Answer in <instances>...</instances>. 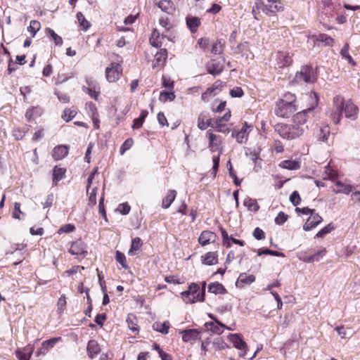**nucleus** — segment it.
I'll list each match as a JSON object with an SVG mask.
<instances>
[{
  "label": "nucleus",
  "mask_w": 360,
  "mask_h": 360,
  "mask_svg": "<svg viewBox=\"0 0 360 360\" xmlns=\"http://www.w3.org/2000/svg\"><path fill=\"white\" fill-rule=\"evenodd\" d=\"M312 108H309L297 112L292 119L291 124H278L275 131L283 139L292 140L302 136L307 130V124L308 114L311 112Z\"/></svg>",
  "instance_id": "1"
},
{
  "label": "nucleus",
  "mask_w": 360,
  "mask_h": 360,
  "mask_svg": "<svg viewBox=\"0 0 360 360\" xmlns=\"http://www.w3.org/2000/svg\"><path fill=\"white\" fill-rule=\"evenodd\" d=\"M248 49H249V43L248 41H244L243 43L239 44L234 49V52L236 53H242L244 51H248Z\"/></svg>",
  "instance_id": "55"
},
{
  "label": "nucleus",
  "mask_w": 360,
  "mask_h": 360,
  "mask_svg": "<svg viewBox=\"0 0 360 360\" xmlns=\"http://www.w3.org/2000/svg\"><path fill=\"white\" fill-rule=\"evenodd\" d=\"M143 242L140 238L136 237L133 238L131 240L130 249L128 251V255L130 256H134L136 254V252L141 248Z\"/></svg>",
  "instance_id": "30"
},
{
  "label": "nucleus",
  "mask_w": 360,
  "mask_h": 360,
  "mask_svg": "<svg viewBox=\"0 0 360 360\" xmlns=\"http://www.w3.org/2000/svg\"><path fill=\"white\" fill-rule=\"evenodd\" d=\"M254 238L258 240L264 239L265 238V233L263 231L262 229H261L259 227H257L255 229L253 233H252Z\"/></svg>",
  "instance_id": "59"
},
{
  "label": "nucleus",
  "mask_w": 360,
  "mask_h": 360,
  "mask_svg": "<svg viewBox=\"0 0 360 360\" xmlns=\"http://www.w3.org/2000/svg\"><path fill=\"white\" fill-rule=\"evenodd\" d=\"M312 108H309L297 112L292 119L291 124H278L275 131L283 139L292 140L302 136L307 130V124L308 114L311 112Z\"/></svg>",
  "instance_id": "2"
},
{
  "label": "nucleus",
  "mask_w": 360,
  "mask_h": 360,
  "mask_svg": "<svg viewBox=\"0 0 360 360\" xmlns=\"http://www.w3.org/2000/svg\"><path fill=\"white\" fill-rule=\"evenodd\" d=\"M208 73L216 76L219 75L224 70V63L220 60H212L206 66Z\"/></svg>",
  "instance_id": "10"
},
{
  "label": "nucleus",
  "mask_w": 360,
  "mask_h": 360,
  "mask_svg": "<svg viewBox=\"0 0 360 360\" xmlns=\"http://www.w3.org/2000/svg\"><path fill=\"white\" fill-rule=\"evenodd\" d=\"M243 205L250 211L257 212L259 209V205H258L257 200L250 197H247L244 200Z\"/></svg>",
  "instance_id": "34"
},
{
  "label": "nucleus",
  "mask_w": 360,
  "mask_h": 360,
  "mask_svg": "<svg viewBox=\"0 0 360 360\" xmlns=\"http://www.w3.org/2000/svg\"><path fill=\"white\" fill-rule=\"evenodd\" d=\"M46 33L51 38V39L54 41L56 46H62L63 39L59 35H58L51 28H46Z\"/></svg>",
  "instance_id": "35"
},
{
  "label": "nucleus",
  "mask_w": 360,
  "mask_h": 360,
  "mask_svg": "<svg viewBox=\"0 0 360 360\" xmlns=\"http://www.w3.org/2000/svg\"><path fill=\"white\" fill-rule=\"evenodd\" d=\"M218 255L216 252H209L202 256V262L206 265H213L217 263Z\"/></svg>",
  "instance_id": "25"
},
{
  "label": "nucleus",
  "mask_w": 360,
  "mask_h": 360,
  "mask_svg": "<svg viewBox=\"0 0 360 360\" xmlns=\"http://www.w3.org/2000/svg\"><path fill=\"white\" fill-rule=\"evenodd\" d=\"M224 44L221 39L217 40L212 44L211 52L214 54H221L224 50Z\"/></svg>",
  "instance_id": "43"
},
{
  "label": "nucleus",
  "mask_w": 360,
  "mask_h": 360,
  "mask_svg": "<svg viewBox=\"0 0 360 360\" xmlns=\"http://www.w3.org/2000/svg\"><path fill=\"white\" fill-rule=\"evenodd\" d=\"M200 292V287L198 284L193 283L188 290L181 292V297L186 303H194L197 300V295Z\"/></svg>",
  "instance_id": "7"
},
{
  "label": "nucleus",
  "mask_w": 360,
  "mask_h": 360,
  "mask_svg": "<svg viewBox=\"0 0 360 360\" xmlns=\"http://www.w3.org/2000/svg\"><path fill=\"white\" fill-rule=\"evenodd\" d=\"M288 216L283 212H280L275 218V223L277 225H282L288 220Z\"/></svg>",
  "instance_id": "48"
},
{
  "label": "nucleus",
  "mask_w": 360,
  "mask_h": 360,
  "mask_svg": "<svg viewBox=\"0 0 360 360\" xmlns=\"http://www.w3.org/2000/svg\"><path fill=\"white\" fill-rule=\"evenodd\" d=\"M122 72V66L117 63H112L110 64V67H108L105 69V77L109 82H116L121 75Z\"/></svg>",
  "instance_id": "8"
},
{
  "label": "nucleus",
  "mask_w": 360,
  "mask_h": 360,
  "mask_svg": "<svg viewBox=\"0 0 360 360\" xmlns=\"http://www.w3.org/2000/svg\"><path fill=\"white\" fill-rule=\"evenodd\" d=\"M175 98V95L174 92H168L166 91H162L160 92V100L162 102H166L167 101H174Z\"/></svg>",
  "instance_id": "46"
},
{
  "label": "nucleus",
  "mask_w": 360,
  "mask_h": 360,
  "mask_svg": "<svg viewBox=\"0 0 360 360\" xmlns=\"http://www.w3.org/2000/svg\"><path fill=\"white\" fill-rule=\"evenodd\" d=\"M208 292L215 295H224L227 292L224 286L219 282H214L209 284Z\"/></svg>",
  "instance_id": "26"
},
{
  "label": "nucleus",
  "mask_w": 360,
  "mask_h": 360,
  "mask_svg": "<svg viewBox=\"0 0 360 360\" xmlns=\"http://www.w3.org/2000/svg\"><path fill=\"white\" fill-rule=\"evenodd\" d=\"M115 259L119 264L122 265V268L125 269H129L125 255L119 250L116 251Z\"/></svg>",
  "instance_id": "41"
},
{
  "label": "nucleus",
  "mask_w": 360,
  "mask_h": 360,
  "mask_svg": "<svg viewBox=\"0 0 360 360\" xmlns=\"http://www.w3.org/2000/svg\"><path fill=\"white\" fill-rule=\"evenodd\" d=\"M134 141L131 138L126 139L120 148V154L123 155L127 150L130 149Z\"/></svg>",
  "instance_id": "47"
},
{
  "label": "nucleus",
  "mask_w": 360,
  "mask_h": 360,
  "mask_svg": "<svg viewBox=\"0 0 360 360\" xmlns=\"http://www.w3.org/2000/svg\"><path fill=\"white\" fill-rule=\"evenodd\" d=\"M41 113V109L39 107H32L29 108L25 112V117L30 122L34 116H39Z\"/></svg>",
  "instance_id": "37"
},
{
  "label": "nucleus",
  "mask_w": 360,
  "mask_h": 360,
  "mask_svg": "<svg viewBox=\"0 0 360 360\" xmlns=\"http://www.w3.org/2000/svg\"><path fill=\"white\" fill-rule=\"evenodd\" d=\"M182 340L185 342L195 341L200 338V333L197 329H188L181 332Z\"/></svg>",
  "instance_id": "16"
},
{
  "label": "nucleus",
  "mask_w": 360,
  "mask_h": 360,
  "mask_svg": "<svg viewBox=\"0 0 360 360\" xmlns=\"http://www.w3.org/2000/svg\"><path fill=\"white\" fill-rule=\"evenodd\" d=\"M160 25L166 30H169L172 27V24L170 22L168 18L161 17L160 19Z\"/></svg>",
  "instance_id": "57"
},
{
  "label": "nucleus",
  "mask_w": 360,
  "mask_h": 360,
  "mask_svg": "<svg viewBox=\"0 0 360 360\" xmlns=\"http://www.w3.org/2000/svg\"><path fill=\"white\" fill-rule=\"evenodd\" d=\"M68 153V148L65 146H58L54 148L52 156L54 160L63 159Z\"/></svg>",
  "instance_id": "23"
},
{
  "label": "nucleus",
  "mask_w": 360,
  "mask_h": 360,
  "mask_svg": "<svg viewBox=\"0 0 360 360\" xmlns=\"http://www.w3.org/2000/svg\"><path fill=\"white\" fill-rule=\"evenodd\" d=\"M55 94L57 96V98H58V100L63 103H67L70 101L69 96L65 93L55 91Z\"/></svg>",
  "instance_id": "62"
},
{
  "label": "nucleus",
  "mask_w": 360,
  "mask_h": 360,
  "mask_svg": "<svg viewBox=\"0 0 360 360\" xmlns=\"http://www.w3.org/2000/svg\"><path fill=\"white\" fill-rule=\"evenodd\" d=\"M257 255L259 256L262 255H269L276 257H284L283 252H277L275 250H270L269 248H260L257 250Z\"/></svg>",
  "instance_id": "40"
},
{
  "label": "nucleus",
  "mask_w": 360,
  "mask_h": 360,
  "mask_svg": "<svg viewBox=\"0 0 360 360\" xmlns=\"http://www.w3.org/2000/svg\"><path fill=\"white\" fill-rule=\"evenodd\" d=\"M86 350L89 357L94 359L100 353L101 348L96 340H91L88 342Z\"/></svg>",
  "instance_id": "18"
},
{
  "label": "nucleus",
  "mask_w": 360,
  "mask_h": 360,
  "mask_svg": "<svg viewBox=\"0 0 360 360\" xmlns=\"http://www.w3.org/2000/svg\"><path fill=\"white\" fill-rule=\"evenodd\" d=\"M41 24L37 20H31L30 26L27 27V31L30 32L32 37H34L37 32L39 30Z\"/></svg>",
  "instance_id": "39"
},
{
  "label": "nucleus",
  "mask_w": 360,
  "mask_h": 360,
  "mask_svg": "<svg viewBox=\"0 0 360 360\" xmlns=\"http://www.w3.org/2000/svg\"><path fill=\"white\" fill-rule=\"evenodd\" d=\"M229 340L233 343V346L238 349H245L247 347L246 343L242 340L239 334H229Z\"/></svg>",
  "instance_id": "19"
},
{
  "label": "nucleus",
  "mask_w": 360,
  "mask_h": 360,
  "mask_svg": "<svg viewBox=\"0 0 360 360\" xmlns=\"http://www.w3.org/2000/svg\"><path fill=\"white\" fill-rule=\"evenodd\" d=\"M75 227L71 224H68L62 226L58 231V233L61 234L63 233H71L75 230Z\"/></svg>",
  "instance_id": "56"
},
{
  "label": "nucleus",
  "mask_w": 360,
  "mask_h": 360,
  "mask_svg": "<svg viewBox=\"0 0 360 360\" xmlns=\"http://www.w3.org/2000/svg\"><path fill=\"white\" fill-rule=\"evenodd\" d=\"M280 166L284 169H290V170H296L300 169V164L299 162L292 160H283L280 164Z\"/></svg>",
  "instance_id": "33"
},
{
  "label": "nucleus",
  "mask_w": 360,
  "mask_h": 360,
  "mask_svg": "<svg viewBox=\"0 0 360 360\" xmlns=\"http://www.w3.org/2000/svg\"><path fill=\"white\" fill-rule=\"evenodd\" d=\"M249 127H250V126L245 122L244 123L242 129L239 131H237L235 129H233L232 131V133H231L232 137H235L236 139V141L240 143H243L245 142L248 139L247 129Z\"/></svg>",
  "instance_id": "14"
},
{
  "label": "nucleus",
  "mask_w": 360,
  "mask_h": 360,
  "mask_svg": "<svg viewBox=\"0 0 360 360\" xmlns=\"http://www.w3.org/2000/svg\"><path fill=\"white\" fill-rule=\"evenodd\" d=\"M333 105L335 110L331 114V117L335 124L340 123L343 112H345L346 117L352 120L356 119L359 109L351 100L345 102L344 98L341 96H336L333 98Z\"/></svg>",
  "instance_id": "3"
},
{
  "label": "nucleus",
  "mask_w": 360,
  "mask_h": 360,
  "mask_svg": "<svg viewBox=\"0 0 360 360\" xmlns=\"http://www.w3.org/2000/svg\"><path fill=\"white\" fill-rule=\"evenodd\" d=\"M230 95L233 98H240L243 95V91L240 87H234L230 91Z\"/></svg>",
  "instance_id": "58"
},
{
  "label": "nucleus",
  "mask_w": 360,
  "mask_h": 360,
  "mask_svg": "<svg viewBox=\"0 0 360 360\" xmlns=\"http://www.w3.org/2000/svg\"><path fill=\"white\" fill-rule=\"evenodd\" d=\"M333 229H335V226L332 223L328 224L327 226L321 229L316 235L317 238H323L325 235L330 233Z\"/></svg>",
  "instance_id": "45"
},
{
  "label": "nucleus",
  "mask_w": 360,
  "mask_h": 360,
  "mask_svg": "<svg viewBox=\"0 0 360 360\" xmlns=\"http://www.w3.org/2000/svg\"><path fill=\"white\" fill-rule=\"evenodd\" d=\"M215 236L214 233L210 231H204L198 238L199 243L202 246L207 245L214 240Z\"/></svg>",
  "instance_id": "20"
},
{
  "label": "nucleus",
  "mask_w": 360,
  "mask_h": 360,
  "mask_svg": "<svg viewBox=\"0 0 360 360\" xmlns=\"http://www.w3.org/2000/svg\"><path fill=\"white\" fill-rule=\"evenodd\" d=\"M290 201L294 206L298 205L301 202V198L297 191H293L290 196Z\"/></svg>",
  "instance_id": "52"
},
{
  "label": "nucleus",
  "mask_w": 360,
  "mask_h": 360,
  "mask_svg": "<svg viewBox=\"0 0 360 360\" xmlns=\"http://www.w3.org/2000/svg\"><path fill=\"white\" fill-rule=\"evenodd\" d=\"M32 353L30 352L28 355L22 351L18 350L15 352L16 357L19 360H30Z\"/></svg>",
  "instance_id": "64"
},
{
  "label": "nucleus",
  "mask_w": 360,
  "mask_h": 360,
  "mask_svg": "<svg viewBox=\"0 0 360 360\" xmlns=\"http://www.w3.org/2000/svg\"><path fill=\"white\" fill-rule=\"evenodd\" d=\"M117 210L122 214H127L130 212L131 207L128 203L125 202L120 204Z\"/></svg>",
  "instance_id": "60"
},
{
  "label": "nucleus",
  "mask_w": 360,
  "mask_h": 360,
  "mask_svg": "<svg viewBox=\"0 0 360 360\" xmlns=\"http://www.w3.org/2000/svg\"><path fill=\"white\" fill-rule=\"evenodd\" d=\"M263 6V11L269 15H274L283 9V5L280 0H260Z\"/></svg>",
  "instance_id": "6"
},
{
  "label": "nucleus",
  "mask_w": 360,
  "mask_h": 360,
  "mask_svg": "<svg viewBox=\"0 0 360 360\" xmlns=\"http://www.w3.org/2000/svg\"><path fill=\"white\" fill-rule=\"evenodd\" d=\"M148 112L146 110H142L141 111L140 116L137 118H135L133 121L132 128L133 129H139L142 127L145 119L148 116Z\"/></svg>",
  "instance_id": "32"
},
{
  "label": "nucleus",
  "mask_w": 360,
  "mask_h": 360,
  "mask_svg": "<svg viewBox=\"0 0 360 360\" xmlns=\"http://www.w3.org/2000/svg\"><path fill=\"white\" fill-rule=\"evenodd\" d=\"M224 86V83L220 81L217 80L216 81L212 86L207 89V90L202 93V99L205 100L208 96H212V93L217 90L219 89L220 87H222Z\"/></svg>",
  "instance_id": "29"
},
{
  "label": "nucleus",
  "mask_w": 360,
  "mask_h": 360,
  "mask_svg": "<svg viewBox=\"0 0 360 360\" xmlns=\"http://www.w3.org/2000/svg\"><path fill=\"white\" fill-rule=\"evenodd\" d=\"M156 4L158 8L167 14H172L175 11L174 5L171 0H161Z\"/></svg>",
  "instance_id": "21"
},
{
  "label": "nucleus",
  "mask_w": 360,
  "mask_h": 360,
  "mask_svg": "<svg viewBox=\"0 0 360 360\" xmlns=\"http://www.w3.org/2000/svg\"><path fill=\"white\" fill-rule=\"evenodd\" d=\"M316 42H321L325 46H332L333 39L326 34H320L314 39Z\"/></svg>",
  "instance_id": "36"
},
{
  "label": "nucleus",
  "mask_w": 360,
  "mask_h": 360,
  "mask_svg": "<svg viewBox=\"0 0 360 360\" xmlns=\"http://www.w3.org/2000/svg\"><path fill=\"white\" fill-rule=\"evenodd\" d=\"M176 196V191L175 190H169L167 195L162 199V207L165 209L169 207L171 204L174 202Z\"/></svg>",
  "instance_id": "27"
},
{
  "label": "nucleus",
  "mask_w": 360,
  "mask_h": 360,
  "mask_svg": "<svg viewBox=\"0 0 360 360\" xmlns=\"http://www.w3.org/2000/svg\"><path fill=\"white\" fill-rule=\"evenodd\" d=\"M127 322L130 330H131L133 333L138 332V326L135 321L134 317L128 316L127 319Z\"/></svg>",
  "instance_id": "50"
},
{
  "label": "nucleus",
  "mask_w": 360,
  "mask_h": 360,
  "mask_svg": "<svg viewBox=\"0 0 360 360\" xmlns=\"http://www.w3.org/2000/svg\"><path fill=\"white\" fill-rule=\"evenodd\" d=\"M335 185L338 187L337 193L349 194L352 191V186L349 184H345L342 181H337Z\"/></svg>",
  "instance_id": "38"
},
{
  "label": "nucleus",
  "mask_w": 360,
  "mask_h": 360,
  "mask_svg": "<svg viewBox=\"0 0 360 360\" xmlns=\"http://www.w3.org/2000/svg\"><path fill=\"white\" fill-rule=\"evenodd\" d=\"M77 18L84 30H87L90 27V22L86 20L84 15L81 12L77 13Z\"/></svg>",
  "instance_id": "42"
},
{
  "label": "nucleus",
  "mask_w": 360,
  "mask_h": 360,
  "mask_svg": "<svg viewBox=\"0 0 360 360\" xmlns=\"http://www.w3.org/2000/svg\"><path fill=\"white\" fill-rule=\"evenodd\" d=\"M167 57V51L162 49L155 55V60L160 62L162 59L165 60Z\"/></svg>",
  "instance_id": "63"
},
{
  "label": "nucleus",
  "mask_w": 360,
  "mask_h": 360,
  "mask_svg": "<svg viewBox=\"0 0 360 360\" xmlns=\"http://www.w3.org/2000/svg\"><path fill=\"white\" fill-rule=\"evenodd\" d=\"M211 127L215 129L217 131L223 134H228L230 131V129L225 124H223L219 119H214Z\"/></svg>",
  "instance_id": "28"
},
{
  "label": "nucleus",
  "mask_w": 360,
  "mask_h": 360,
  "mask_svg": "<svg viewBox=\"0 0 360 360\" xmlns=\"http://www.w3.org/2000/svg\"><path fill=\"white\" fill-rule=\"evenodd\" d=\"M322 221V217L318 213L314 212L307 219L303 226V229L306 231H309L319 225Z\"/></svg>",
  "instance_id": "11"
},
{
  "label": "nucleus",
  "mask_w": 360,
  "mask_h": 360,
  "mask_svg": "<svg viewBox=\"0 0 360 360\" xmlns=\"http://www.w3.org/2000/svg\"><path fill=\"white\" fill-rule=\"evenodd\" d=\"M61 340L60 337L53 338L46 341H44L41 344V347L38 350L37 355L45 354L48 350L56 345L57 342Z\"/></svg>",
  "instance_id": "17"
},
{
  "label": "nucleus",
  "mask_w": 360,
  "mask_h": 360,
  "mask_svg": "<svg viewBox=\"0 0 360 360\" xmlns=\"http://www.w3.org/2000/svg\"><path fill=\"white\" fill-rule=\"evenodd\" d=\"M82 90L84 92L89 94L92 98L95 99L96 101L98 100L100 94V89H91L86 88V86H83Z\"/></svg>",
  "instance_id": "44"
},
{
  "label": "nucleus",
  "mask_w": 360,
  "mask_h": 360,
  "mask_svg": "<svg viewBox=\"0 0 360 360\" xmlns=\"http://www.w3.org/2000/svg\"><path fill=\"white\" fill-rule=\"evenodd\" d=\"M210 317L214 319V322L206 323L205 326H207V328L214 333H222L224 332V328H225V326L222 323L217 320L213 315L210 314Z\"/></svg>",
  "instance_id": "15"
},
{
  "label": "nucleus",
  "mask_w": 360,
  "mask_h": 360,
  "mask_svg": "<svg viewBox=\"0 0 360 360\" xmlns=\"http://www.w3.org/2000/svg\"><path fill=\"white\" fill-rule=\"evenodd\" d=\"M295 80L297 83L302 82L305 83H314L316 80L315 70L311 66H302L300 70L296 73Z\"/></svg>",
  "instance_id": "5"
},
{
  "label": "nucleus",
  "mask_w": 360,
  "mask_h": 360,
  "mask_svg": "<svg viewBox=\"0 0 360 360\" xmlns=\"http://www.w3.org/2000/svg\"><path fill=\"white\" fill-rule=\"evenodd\" d=\"M213 120L210 117L209 112H202L198 118V127L201 130H205L212 126Z\"/></svg>",
  "instance_id": "13"
},
{
  "label": "nucleus",
  "mask_w": 360,
  "mask_h": 360,
  "mask_svg": "<svg viewBox=\"0 0 360 360\" xmlns=\"http://www.w3.org/2000/svg\"><path fill=\"white\" fill-rule=\"evenodd\" d=\"M329 133L330 131L328 127H325L323 128L320 129L319 140L323 142L326 141L328 140Z\"/></svg>",
  "instance_id": "53"
},
{
  "label": "nucleus",
  "mask_w": 360,
  "mask_h": 360,
  "mask_svg": "<svg viewBox=\"0 0 360 360\" xmlns=\"http://www.w3.org/2000/svg\"><path fill=\"white\" fill-rule=\"evenodd\" d=\"M186 21L188 27L193 33L197 31L198 27L200 25V18L196 16L188 15L186 18Z\"/></svg>",
  "instance_id": "22"
},
{
  "label": "nucleus",
  "mask_w": 360,
  "mask_h": 360,
  "mask_svg": "<svg viewBox=\"0 0 360 360\" xmlns=\"http://www.w3.org/2000/svg\"><path fill=\"white\" fill-rule=\"evenodd\" d=\"M66 169L63 167L55 166L53 171V185L56 186L65 175Z\"/></svg>",
  "instance_id": "24"
},
{
  "label": "nucleus",
  "mask_w": 360,
  "mask_h": 360,
  "mask_svg": "<svg viewBox=\"0 0 360 360\" xmlns=\"http://www.w3.org/2000/svg\"><path fill=\"white\" fill-rule=\"evenodd\" d=\"M76 115V112L75 110H72L69 108H66L63 111V114L62 117L66 122L71 120Z\"/></svg>",
  "instance_id": "51"
},
{
  "label": "nucleus",
  "mask_w": 360,
  "mask_h": 360,
  "mask_svg": "<svg viewBox=\"0 0 360 360\" xmlns=\"http://www.w3.org/2000/svg\"><path fill=\"white\" fill-rule=\"evenodd\" d=\"M69 252L72 255H82L83 257L88 253L86 245L80 240L72 243Z\"/></svg>",
  "instance_id": "9"
},
{
  "label": "nucleus",
  "mask_w": 360,
  "mask_h": 360,
  "mask_svg": "<svg viewBox=\"0 0 360 360\" xmlns=\"http://www.w3.org/2000/svg\"><path fill=\"white\" fill-rule=\"evenodd\" d=\"M221 154V151H220V153L217 156H214L212 158L213 166L212 168V173L214 176L216 175V174L218 171L219 167V160H220Z\"/></svg>",
  "instance_id": "49"
},
{
  "label": "nucleus",
  "mask_w": 360,
  "mask_h": 360,
  "mask_svg": "<svg viewBox=\"0 0 360 360\" xmlns=\"http://www.w3.org/2000/svg\"><path fill=\"white\" fill-rule=\"evenodd\" d=\"M335 330L342 338H350L352 335L347 331L343 326L336 327Z\"/></svg>",
  "instance_id": "54"
},
{
  "label": "nucleus",
  "mask_w": 360,
  "mask_h": 360,
  "mask_svg": "<svg viewBox=\"0 0 360 360\" xmlns=\"http://www.w3.org/2000/svg\"><path fill=\"white\" fill-rule=\"evenodd\" d=\"M214 345L217 346L218 349H224L226 348H229V346L224 342L221 338H218L214 341Z\"/></svg>",
  "instance_id": "61"
},
{
  "label": "nucleus",
  "mask_w": 360,
  "mask_h": 360,
  "mask_svg": "<svg viewBox=\"0 0 360 360\" xmlns=\"http://www.w3.org/2000/svg\"><path fill=\"white\" fill-rule=\"evenodd\" d=\"M255 281V276L252 274H248L246 273L240 274L236 282V285L237 288H242L245 285H249Z\"/></svg>",
  "instance_id": "12"
},
{
  "label": "nucleus",
  "mask_w": 360,
  "mask_h": 360,
  "mask_svg": "<svg viewBox=\"0 0 360 360\" xmlns=\"http://www.w3.org/2000/svg\"><path fill=\"white\" fill-rule=\"evenodd\" d=\"M154 330H156L162 334H167L169 328V321H164L163 323L155 322L152 326Z\"/></svg>",
  "instance_id": "31"
},
{
  "label": "nucleus",
  "mask_w": 360,
  "mask_h": 360,
  "mask_svg": "<svg viewBox=\"0 0 360 360\" xmlns=\"http://www.w3.org/2000/svg\"><path fill=\"white\" fill-rule=\"evenodd\" d=\"M295 98L292 94L285 95L283 99H281L276 102L275 107V114L280 117L288 118L296 110Z\"/></svg>",
  "instance_id": "4"
}]
</instances>
